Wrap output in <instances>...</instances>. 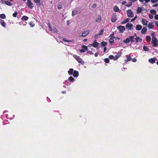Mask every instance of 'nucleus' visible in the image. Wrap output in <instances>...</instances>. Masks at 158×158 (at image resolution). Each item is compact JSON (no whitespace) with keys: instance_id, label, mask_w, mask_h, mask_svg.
Wrapping results in <instances>:
<instances>
[{"instance_id":"7c9ffc66","label":"nucleus","mask_w":158,"mask_h":158,"mask_svg":"<svg viewBox=\"0 0 158 158\" xmlns=\"http://www.w3.org/2000/svg\"><path fill=\"white\" fill-rule=\"evenodd\" d=\"M0 18L2 19H5L6 18V16L4 14H2L0 15Z\"/></svg>"},{"instance_id":"c9c22d12","label":"nucleus","mask_w":158,"mask_h":158,"mask_svg":"<svg viewBox=\"0 0 158 158\" xmlns=\"http://www.w3.org/2000/svg\"><path fill=\"white\" fill-rule=\"evenodd\" d=\"M104 31V29H102L100 30V31H99V33L98 34L99 35H102L103 34V32Z\"/></svg>"},{"instance_id":"0e129e2a","label":"nucleus","mask_w":158,"mask_h":158,"mask_svg":"<svg viewBox=\"0 0 158 158\" xmlns=\"http://www.w3.org/2000/svg\"><path fill=\"white\" fill-rule=\"evenodd\" d=\"M106 47H105L104 48V52H105L106 51Z\"/></svg>"},{"instance_id":"09e8293b","label":"nucleus","mask_w":158,"mask_h":158,"mask_svg":"<svg viewBox=\"0 0 158 158\" xmlns=\"http://www.w3.org/2000/svg\"><path fill=\"white\" fill-rule=\"evenodd\" d=\"M154 19L156 20H158V15H156Z\"/></svg>"},{"instance_id":"a18cd8bd","label":"nucleus","mask_w":158,"mask_h":158,"mask_svg":"<svg viewBox=\"0 0 158 158\" xmlns=\"http://www.w3.org/2000/svg\"><path fill=\"white\" fill-rule=\"evenodd\" d=\"M121 54H122V53L121 52H118L117 53V56H118L119 57H120L121 56Z\"/></svg>"},{"instance_id":"49530a36","label":"nucleus","mask_w":158,"mask_h":158,"mask_svg":"<svg viewBox=\"0 0 158 158\" xmlns=\"http://www.w3.org/2000/svg\"><path fill=\"white\" fill-rule=\"evenodd\" d=\"M158 0H151V2L152 3H155L158 2Z\"/></svg>"},{"instance_id":"4468645a","label":"nucleus","mask_w":158,"mask_h":158,"mask_svg":"<svg viewBox=\"0 0 158 158\" xmlns=\"http://www.w3.org/2000/svg\"><path fill=\"white\" fill-rule=\"evenodd\" d=\"M141 22L145 26L147 25L148 22L146 20L142 19L141 20Z\"/></svg>"},{"instance_id":"dca6fc26","label":"nucleus","mask_w":158,"mask_h":158,"mask_svg":"<svg viewBox=\"0 0 158 158\" xmlns=\"http://www.w3.org/2000/svg\"><path fill=\"white\" fill-rule=\"evenodd\" d=\"M75 70L72 68L70 69L68 71V73L69 75H72Z\"/></svg>"},{"instance_id":"bf43d9fd","label":"nucleus","mask_w":158,"mask_h":158,"mask_svg":"<svg viewBox=\"0 0 158 158\" xmlns=\"http://www.w3.org/2000/svg\"><path fill=\"white\" fill-rule=\"evenodd\" d=\"M130 20V19H129V18H127V19H126L125 20L126 22V23H127V22H129Z\"/></svg>"},{"instance_id":"20e7f679","label":"nucleus","mask_w":158,"mask_h":158,"mask_svg":"<svg viewBox=\"0 0 158 158\" xmlns=\"http://www.w3.org/2000/svg\"><path fill=\"white\" fill-rule=\"evenodd\" d=\"M133 25L131 23H128L126 25V28L128 30H131L133 29Z\"/></svg>"},{"instance_id":"6ab92c4d","label":"nucleus","mask_w":158,"mask_h":158,"mask_svg":"<svg viewBox=\"0 0 158 158\" xmlns=\"http://www.w3.org/2000/svg\"><path fill=\"white\" fill-rule=\"evenodd\" d=\"M142 28V26L140 25H137L136 27V29L137 31L140 30Z\"/></svg>"},{"instance_id":"ddd939ff","label":"nucleus","mask_w":158,"mask_h":158,"mask_svg":"<svg viewBox=\"0 0 158 158\" xmlns=\"http://www.w3.org/2000/svg\"><path fill=\"white\" fill-rule=\"evenodd\" d=\"M72 75L74 77H77L79 76V72L75 70Z\"/></svg>"},{"instance_id":"e2e57ef3","label":"nucleus","mask_w":158,"mask_h":158,"mask_svg":"<svg viewBox=\"0 0 158 158\" xmlns=\"http://www.w3.org/2000/svg\"><path fill=\"white\" fill-rule=\"evenodd\" d=\"M88 53L90 54H93V52L91 51H89L88 52Z\"/></svg>"},{"instance_id":"412c9836","label":"nucleus","mask_w":158,"mask_h":158,"mask_svg":"<svg viewBox=\"0 0 158 158\" xmlns=\"http://www.w3.org/2000/svg\"><path fill=\"white\" fill-rule=\"evenodd\" d=\"M28 19V17L26 16H23L21 18V19L23 21H27Z\"/></svg>"},{"instance_id":"f704fd0d","label":"nucleus","mask_w":158,"mask_h":158,"mask_svg":"<svg viewBox=\"0 0 158 158\" xmlns=\"http://www.w3.org/2000/svg\"><path fill=\"white\" fill-rule=\"evenodd\" d=\"M82 48L85 50L87 51L88 50V49L87 47L85 45H83L82 46Z\"/></svg>"},{"instance_id":"423d86ee","label":"nucleus","mask_w":158,"mask_h":158,"mask_svg":"<svg viewBox=\"0 0 158 158\" xmlns=\"http://www.w3.org/2000/svg\"><path fill=\"white\" fill-rule=\"evenodd\" d=\"M27 5L30 9H32L34 7L33 4L31 1L27 2Z\"/></svg>"},{"instance_id":"79ce46f5","label":"nucleus","mask_w":158,"mask_h":158,"mask_svg":"<svg viewBox=\"0 0 158 158\" xmlns=\"http://www.w3.org/2000/svg\"><path fill=\"white\" fill-rule=\"evenodd\" d=\"M148 16L149 18L150 19H152L153 18V16L151 14H149Z\"/></svg>"},{"instance_id":"9d476101","label":"nucleus","mask_w":158,"mask_h":158,"mask_svg":"<svg viewBox=\"0 0 158 158\" xmlns=\"http://www.w3.org/2000/svg\"><path fill=\"white\" fill-rule=\"evenodd\" d=\"M117 20L116 17L115 15H113L111 18V20L112 23L115 22Z\"/></svg>"},{"instance_id":"5fc2aeb1","label":"nucleus","mask_w":158,"mask_h":158,"mask_svg":"<svg viewBox=\"0 0 158 158\" xmlns=\"http://www.w3.org/2000/svg\"><path fill=\"white\" fill-rule=\"evenodd\" d=\"M132 61L133 62H136L137 61V60L136 58H134L132 59Z\"/></svg>"},{"instance_id":"1a4fd4ad","label":"nucleus","mask_w":158,"mask_h":158,"mask_svg":"<svg viewBox=\"0 0 158 158\" xmlns=\"http://www.w3.org/2000/svg\"><path fill=\"white\" fill-rule=\"evenodd\" d=\"M113 35H114V34H111L110 35V36H111V37H110V38L109 40V42L111 44H112L114 43V40L113 39L114 38V37L113 36Z\"/></svg>"},{"instance_id":"2f4dec72","label":"nucleus","mask_w":158,"mask_h":158,"mask_svg":"<svg viewBox=\"0 0 158 158\" xmlns=\"http://www.w3.org/2000/svg\"><path fill=\"white\" fill-rule=\"evenodd\" d=\"M135 40L136 43H138L139 41H141L142 40V39H140L139 37H137L136 38H135Z\"/></svg>"},{"instance_id":"c03bdc74","label":"nucleus","mask_w":158,"mask_h":158,"mask_svg":"<svg viewBox=\"0 0 158 158\" xmlns=\"http://www.w3.org/2000/svg\"><path fill=\"white\" fill-rule=\"evenodd\" d=\"M48 26H49V30L50 31H52V29L51 27V25L50 24H48Z\"/></svg>"},{"instance_id":"473e14b6","label":"nucleus","mask_w":158,"mask_h":158,"mask_svg":"<svg viewBox=\"0 0 158 158\" xmlns=\"http://www.w3.org/2000/svg\"><path fill=\"white\" fill-rule=\"evenodd\" d=\"M143 49L144 51H148L149 50V48L145 46H144L143 47Z\"/></svg>"},{"instance_id":"aec40b11","label":"nucleus","mask_w":158,"mask_h":158,"mask_svg":"<svg viewBox=\"0 0 158 158\" xmlns=\"http://www.w3.org/2000/svg\"><path fill=\"white\" fill-rule=\"evenodd\" d=\"M142 8H143V7H138L137 10V13H141L142 11Z\"/></svg>"},{"instance_id":"c756f323","label":"nucleus","mask_w":158,"mask_h":158,"mask_svg":"<svg viewBox=\"0 0 158 158\" xmlns=\"http://www.w3.org/2000/svg\"><path fill=\"white\" fill-rule=\"evenodd\" d=\"M146 40L147 42H149L151 40V37L149 35L147 36L146 37Z\"/></svg>"},{"instance_id":"b1692460","label":"nucleus","mask_w":158,"mask_h":158,"mask_svg":"<svg viewBox=\"0 0 158 158\" xmlns=\"http://www.w3.org/2000/svg\"><path fill=\"white\" fill-rule=\"evenodd\" d=\"M5 4L9 6H10L12 5L11 3L8 1H5Z\"/></svg>"},{"instance_id":"bb28decb","label":"nucleus","mask_w":158,"mask_h":158,"mask_svg":"<svg viewBox=\"0 0 158 158\" xmlns=\"http://www.w3.org/2000/svg\"><path fill=\"white\" fill-rule=\"evenodd\" d=\"M115 12H118L119 10V9L117 6H115L113 8Z\"/></svg>"},{"instance_id":"603ef678","label":"nucleus","mask_w":158,"mask_h":158,"mask_svg":"<svg viewBox=\"0 0 158 158\" xmlns=\"http://www.w3.org/2000/svg\"><path fill=\"white\" fill-rule=\"evenodd\" d=\"M155 23L157 26V28H158V21H155Z\"/></svg>"},{"instance_id":"ea45409f","label":"nucleus","mask_w":158,"mask_h":158,"mask_svg":"<svg viewBox=\"0 0 158 158\" xmlns=\"http://www.w3.org/2000/svg\"><path fill=\"white\" fill-rule=\"evenodd\" d=\"M118 58H119L118 56H114L113 59L114 60H117Z\"/></svg>"},{"instance_id":"680f3d73","label":"nucleus","mask_w":158,"mask_h":158,"mask_svg":"<svg viewBox=\"0 0 158 158\" xmlns=\"http://www.w3.org/2000/svg\"><path fill=\"white\" fill-rule=\"evenodd\" d=\"M126 3V1H123L122 2V4L123 5H125Z\"/></svg>"},{"instance_id":"2eb2a0df","label":"nucleus","mask_w":158,"mask_h":158,"mask_svg":"<svg viewBox=\"0 0 158 158\" xmlns=\"http://www.w3.org/2000/svg\"><path fill=\"white\" fill-rule=\"evenodd\" d=\"M154 26V24L150 22L148 23V26L149 28L152 29L153 28Z\"/></svg>"},{"instance_id":"774afa93","label":"nucleus","mask_w":158,"mask_h":158,"mask_svg":"<svg viewBox=\"0 0 158 158\" xmlns=\"http://www.w3.org/2000/svg\"><path fill=\"white\" fill-rule=\"evenodd\" d=\"M1 1L2 2V3L3 4L4 3L3 2H5V0H1Z\"/></svg>"},{"instance_id":"f03ea898","label":"nucleus","mask_w":158,"mask_h":158,"mask_svg":"<svg viewBox=\"0 0 158 158\" xmlns=\"http://www.w3.org/2000/svg\"><path fill=\"white\" fill-rule=\"evenodd\" d=\"M151 43L153 44L152 46L154 47H156L158 45V40L156 37H153Z\"/></svg>"},{"instance_id":"f8f14e48","label":"nucleus","mask_w":158,"mask_h":158,"mask_svg":"<svg viewBox=\"0 0 158 158\" xmlns=\"http://www.w3.org/2000/svg\"><path fill=\"white\" fill-rule=\"evenodd\" d=\"M0 23L1 25L3 27H6V23L4 21V20L0 19Z\"/></svg>"},{"instance_id":"a211bd4d","label":"nucleus","mask_w":158,"mask_h":158,"mask_svg":"<svg viewBox=\"0 0 158 158\" xmlns=\"http://www.w3.org/2000/svg\"><path fill=\"white\" fill-rule=\"evenodd\" d=\"M102 20V17L100 15H99L98 18L96 19L95 21L96 22H100Z\"/></svg>"},{"instance_id":"13d9d810","label":"nucleus","mask_w":158,"mask_h":158,"mask_svg":"<svg viewBox=\"0 0 158 158\" xmlns=\"http://www.w3.org/2000/svg\"><path fill=\"white\" fill-rule=\"evenodd\" d=\"M80 52H84L85 51V50L84 49H81L80 50Z\"/></svg>"},{"instance_id":"4be33fe9","label":"nucleus","mask_w":158,"mask_h":158,"mask_svg":"<svg viewBox=\"0 0 158 158\" xmlns=\"http://www.w3.org/2000/svg\"><path fill=\"white\" fill-rule=\"evenodd\" d=\"M34 2L36 3L37 5L40 6L41 5L40 0H34Z\"/></svg>"},{"instance_id":"39448f33","label":"nucleus","mask_w":158,"mask_h":158,"mask_svg":"<svg viewBox=\"0 0 158 158\" xmlns=\"http://www.w3.org/2000/svg\"><path fill=\"white\" fill-rule=\"evenodd\" d=\"M119 31V32L120 33H122L125 30V27L123 26H118L117 27Z\"/></svg>"},{"instance_id":"3c124183","label":"nucleus","mask_w":158,"mask_h":158,"mask_svg":"<svg viewBox=\"0 0 158 158\" xmlns=\"http://www.w3.org/2000/svg\"><path fill=\"white\" fill-rule=\"evenodd\" d=\"M57 32H58V30L56 28H55L53 29V32H54L57 33Z\"/></svg>"},{"instance_id":"72a5a7b5","label":"nucleus","mask_w":158,"mask_h":158,"mask_svg":"<svg viewBox=\"0 0 158 158\" xmlns=\"http://www.w3.org/2000/svg\"><path fill=\"white\" fill-rule=\"evenodd\" d=\"M101 44L102 46L105 47L107 44V42H102L101 43Z\"/></svg>"},{"instance_id":"4c0bfd02","label":"nucleus","mask_w":158,"mask_h":158,"mask_svg":"<svg viewBox=\"0 0 158 158\" xmlns=\"http://www.w3.org/2000/svg\"><path fill=\"white\" fill-rule=\"evenodd\" d=\"M69 80L70 81H73L74 80V78L72 76L68 78Z\"/></svg>"},{"instance_id":"de8ad7c7","label":"nucleus","mask_w":158,"mask_h":158,"mask_svg":"<svg viewBox=\"0 0 158 158\" xmlns=\"http://www.w3.org/2000/svg\"><path fill=\"white\" fill-rule=\"evenodd\" d=\"M109 58H110V59H113L114 58V56L112 55H109Z\"/></svg>"},{"instance_id":"e433bc0d","label":"nucleus","mask_w":158,"mask_h":158,"mask_svg":"<svg viewBox=\"0 0 158 158\" xmlns=\"http://www.w3.org/2000/svg\"><path fill=\"white\" fill-rule=\"evenodd\" d=\"M104 61L106 63H109L110 62V60H109V58H105L104 59Z\"/></svg>"},{"instance_id":"37998d69","label":"nucleus","mask_w":158,"mask_h":158,"mask_svg":"<svg viewBox=\"0 0 158 158\" xmlns=\"http://www.w3.org/2000/svg\"><path fill=\"white\" fill-rule=\"evenodd\" d=\"M29 24L31 27H33L35 26V24L32 23L31 22H30Z\"/></svg>"},{"instance_id":"5701e85b","label":"nucleus","mask_w":158,"mask_h":158,"mask_svg":"<svg viewBox=\"0 0 158 158\" xmlns=\"http://www.w3.org/2000/svg\"><path fill=\"white\" fill-rule=\"evenodd\" d=\"M129 39L130 40V41L132 43L135 41V40H134V35L133 36H129Z\"/></svg>"},{"instance_id":"f3484780","label":"nucleus","mask_w":158,"mask_h":158,"mask_svg":"<svg viewBox=\"0 0 158 158\" xmlns=\"http://www.w3.org/2000/svg\"><path fill=\"white\" fill-rule=\"evenodd\" d=\"M147 29L146 27H143L141 31V32L142 34H145L147 31Z\"/></svg>"},{"instance_id":"f257e3e1","label":"nucleus","mask_w":158,"mask_h":158,"mask_svg":"<svg viewBox=\"0 0 158 158\" xmlns=\"http://www.w3.org/2000/svg\"><path fill=\"white\" fill-rule=\"evenodd\" d=\"M73 57L76 59L79 63H81V64H84V62L82 59L80 57V56L76 55H73Z\"/></svg>"},{"instance_id":"a19ab883","label":"nucleus","mask_w":158,"mask_h":158,"mask_svg":"<svg viewBox=\"0 0 158 158\" xmlns=\"http://www.w3.org/2000/svg\"><path fill=\"white\" fill-rule=\"evenodd\" d=\"M132 5V3L130 2L128 4H126V6H127V7H129L131 6Z\"/></svg>"},{"instance_id":"c85d7f7f","label":"nucleus","mask_w":158,"mask_h":158,"mask_svg":"<svg viewBox=\"0 0 158 158\" xmlns=\"http://www.w3.org/2000/svg\"><path fill=\"white\" fill-rule=\"evenodd\" d=\"M77 13V10H75L72 11V16H74L75 15H76Z\"/></svg>"},{"instance_id":"864d4df0","label":"nucleus","mask_w":158,"mask_h":158,"mask_svg":"<svg viewBox=\"0 0 158 158\" xmlns=\"http://www.w3.org/2000/svg\"><path fill=\"white\" fill-rule=\"evenodd\" d=\"M63 40L64 41V42H71V41H69V40H66V39H65V38H63Z\"/></svg>"},{"instance_id":"0eeeda50","label":"nucleus","mask_w":158,"mask_h":158,"mask_svg":"<svg viewBox=\"0 0 158 158\" xmlns=\"http://www.w3.org/2000/svg\"><path fill=\"white\" fill-rule=\"evenodd\" d=\"M90 31L89 30H87L84 31L81 35L82 37H85L89 33Z\"/></svg>"},{"instance_id":"58836bf2","label":"nucleus","mask_w":158,"mask_h":158,"mask_svg":"<svg viewBox=\"0 0 158 158\" xmlns=\"http://www.w3.org/2000/svg\"><path fill=\"white\" fill-rule=\"evenodd\" d=\"M17 15V12L16 11H15L14 13L13 14V16L14 17H16Z\"/></svg>"},{"instance_id":"cd10ccee","label":"nucleus","mask_w":158,"mask_h":158,"mask_svg":"<svg viewBox=\"0 0 158 158\" xmlns=\"http://www.w3.org/2000/svg\"><path fill=\"white\" fill-rule=\"evenodd\" d=\"M150 12L152 15H156V11L153 9L150 10Z\"/></svg>"},{"instance_id":"8fccbe9b","label":"nucleus","mask_w":158,"mask_h":158,"mask_svg":"<svg viewBox=\"0 0 158 158\" xmlns=\"http://www.w3.org/2000/svg\"><path fill=\"white\" fill-rule=\"evenodd\" d=\"M62 7V5H59L58 6V8L59 9H61Z\"/></svg>"},{"instance_id":"9b49d317","label":"nucleus","mask_w":158,"mask_h":158,"mask_svg":"<svg viewBox=\"0 0 158 158\" xmlns=\"http://www.w3.org/2000/svg\"><path fill=\"white\" fill-rule=\"evenodd\" d=\"M91 45L94 47L96 48L98 46L99 43L95 41Z\"/></svg>"},{"instance_id":"7ed1b4c3","label":"nucleus","mask_w":158,"mask_h":158,"mask_svg":"<svg viewBox=\"0 0 158 158\" xmlns=\"http://www.w3.org/2000/svg\"><path fill=\"white\" fill-rule=\"evenodd\" d=\"M127 14L129 17H133L134 16V14L131 10L129 9L127 10Z\"/></svg>"},{"instance_id":"052dcab7","label":"nucleus","mask_w":158,"mask_h":158,"mask_svg":"<svg viewBox=\"0 0 158 158\" xmlns=\"http://www.w3.org/2000/svg\"><path fill=\"white\" fill-rule=\"evenodd\" d=\"M115 40H120V38L119 37H114Z\"/></svg>"},{"instance_id":"69168bd1","label":"nucleus","mask_w":158,"mask_h":158,"mask_svg":"<svg viewBox=\"0 0 158 158\" xmlns=\"http://www.w3.org/2000/svg\"><path fill=\"white\" fill-rule=\"evenodd\" d=\"M98 53H96L95 54H94V56H95V57H97L98 56Z\"/></svg>"},{"instance_id":"a878e982","label":"nucleus","mask_w":158,"mask_h":158,"mask_svg":"<svg viewBox=\"0 0 158 158\" xmlns=\"http://www.w3.org/2000/svg\"><path fill=\"white\" fill-rule=\"evenodd\" d=\"M127 60H125V61L127 62V61H130L131 60V57L130 56H128V55H127Z\"/></svg>"},{"instance_id":"6e6d98bb","label":"nucleus","mask_w":158,"mask_h":158,"mask_svg":"<svg viewBox=\"0 0 158 158\" xmlns=\"http://www.w3.org/2000/svg\"><path fill=\"white\" fill-rule=\"evenodd\" d=\"M157 6H158V3H157L154 5H153L152 6L153 7H155Z\"/></svg>"},{"instance_id":"6e6552de","label":"nucleus","mask_w":158,"mask_h":158,"mask_svg":"<svg viewBox=\"0 0 158 158\" xmlns=\"http://www.w3.org/2000/svg\"><path fill=\"white\" fill-rule=\"evenodd\" d=\"M157 60L156 58H151L149 59V62L151 64H153L155 63V61Z\"/></svg>"},{"instance_id":"4d7b16f0","label":"nucleus","mask_w":158,"mask_h":158,"mask_svg":"<svg viewBox=\"0 0 158 158\" xmlns=\"http://www.w3.org/2000/svg\"><path fill=\"white\" fill-rule=\"evenodd\" d=\"M126 21L125 20L124 21H122L121 22V24H125L126 23Z\"/></svg>"},{"instance_id":"338daca9","label":"nucleus","mask_w":158,"mask_h":158,"mask_svg":"<svg viewBox=\"0 0 158 158\" xmlns=\"http://www.w3.org/2000/svg\"><path fill=\"white\" fill-rule=\"evenodd\" d=\"M135 19L134 18L132 19L131 20V22H132L133 21H134Z\"/></svg>"},{"instance_id":"393cba45","label":"nucleus","mask_w":158,"mask_h":158,"mask_svg":"<svg viewBox=\"0 0 158 158\" xmlns=\"http://www.w3.org/2000/svg\"><path fill=\"white\" fill-rule=\"evenodd\" d=\"M130 40L129 38H127L126 40H124L123 41V42L127 44L130 42Z\"/></svg>"}]
</instances>
